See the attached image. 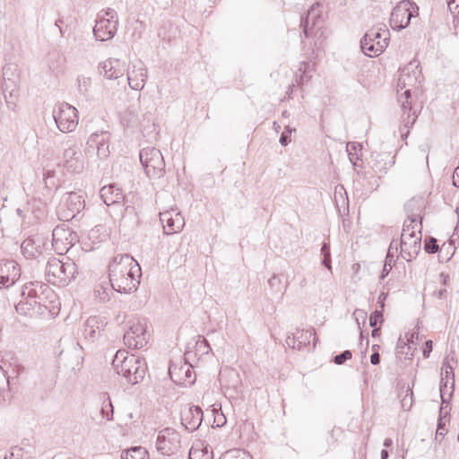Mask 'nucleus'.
<instances>
[{"mask_svg":"<svg viewBox=\"0 0 459 459\" xmlns=\"http://www.w3.org/2000/svg\"><path fill=\"white\" fill-rule=\"evenodd\" d=\"M111 289L119 293H131L137 290L142 275L138 263L128 254L113 257L108 266Z\"/></svg>","mask_w":459,"mask_h":459,"instance_id":"f257e3e1","label":"nucleus"},{"mask_svg":"<svg viewBox=\"0 0 459 459\" xmlns=\"http://www.w3.org/2000/svg\"><path fill=\"white\" fill-rule=\"evenodd\" d=\"M22 300L16 306L15 309L19 314L27 315L38 306L48 308L45 299L55 297L54 291L46 284L40 281H30L23 286L22 291Z\"/></svg>","mask_w":459,"mask_h":459,"instance_id":"f03ea898","label":"nucleus"},{"mask_svg":"<svg viewBox=\"0 0 459 459\" xmlns=\"http://www.w3.org/2000/svg\"><path fill=\"white\" fill-rule=\"evenodd\" d=\"M77 273L76 264L68 257L60 260L56 257L48 259L46 265L47 281L58 286H66L75 278Z\"/></svg>","mask_w":459,"mask_h":459,"instance_id":"7ed1b4c3","label":"nucleus"},{"mask_svg":"<svg viewBox=\"0 0 459 459\" xmlns=\"http://www.w3.org/2000/svg\"><path fill=\"white\" fill-rule=\"evenodd\" d=\"M389 39L390 32L385 25L373 27L361 39L360 48L365 55L377 56L386 48Z\"/></svg>","mask_w":459,"mask_h":459,"instance_id":"20e7f679","label":"nucleus"},{"mask_svg":"<svg viewBox=\"0 0 459 459\" xmlns=\"http://www.w3.org/2000/svg\"><path fill=\"white\" fill-rule=\"evenodd\" d=\"M420 78L421 71L420 70V64L416 60L411 61L400 70L397 87L399 88L398 91L404 89V92L400 94L398 100L404 109L407 108V105L409 106L411 88L420 82Z\"/></svg>","mask_w":459,"mask_h":459,"instance_id":"39448f33","label":"nucleus"},{"mask_svg":"<svg viewBox=\"0 0 459 459\" xmlns=\"http://www.w3.org/2000/svg\"><path fill=\"white\" fill-rule=\"evenodd\" d=\"M85 208V200L83 195L80 192L66 193L61 200L57 210L59 220L63 221H79L82 217V212Z\"/></svg>","mask_w":459,"mask_h":459,"instance_id":"423d86ee","label":"nucleus"},{"mask_svg":"<svg viewBox=\"0 0 459 459\" xmlns=\"http://www.w3.org/2000/svg\"><path fill=\"white\" fill-rule=\"evenodd\" d=\"M140 161L150 179H160L165 173V161L162 153L154 147H146L140 151Z\"/></svg>","mask_w":459,"mask_h":459,"instance_id":"0eeeda50","label":"nucleus"},{"mask_svg":"<svg viewBox=\"0 0 459 459\" xmlns=\"http://www.w3.org/2000/svg\"><path fill=\"white\" fill-rule=\"evenodd\" d=\"M419 7L410 0H402L393 9L390 26L394 30H401L409 26L411 19L418 15Z\"/></svg>","mask_w":459,"mask_h":459,"instance_id":"6e6552de","label":"nucleus"},{"mask_svg":"<svg viewBox=\"0 0 459 459\" xmlns=\"http://www.w3.org/2000/svg\"><path fill=\"white\" fill-rule=\"evenodd\" d=\"M150 340L143 320L133 319L128 322V329L124 334V342L130 349H142Z\"/></svg>","mask_w":459,"mask_h":459,"instance_id":"1a4fd4ad","label":"nucleus"},{"mask_svg":"<svg viewBox=\"0 0 459 459\" xmlns=\"http://www.w3.org/2000/svg\"><path fill=\"white\" fill-rule=\"evenodd\" d=\"M120 375L132 385L141 382L147 372V363L143 358L131 355L121 365Z\"/></svg>","mask_w":459,"mask_h":459,"instance_id":"9d476101","label":"nucleus"},{"mask_svg":"<svg viewBox=\"0 0 459 459\" xmlns=\"http://www.w3.org/2000/svg\"><path fill=\"white\" fill-rule=\"evenodd\" d=\"M53 117L58 129L63 133L75 130L78 125L77 109L68 103H61L54 109Z\"/></svg>","mask_w":459,"mask_h":459,"instance_id":"9b49d317","label":"nucleus"},{"mask_svg":"<svg viewBox=\"0 0 459 459\" xmlns=\"http://www.w3.org/2000/svg\"><path fill=\"white\" fill-rule=\"evenodd\" d=\"M442 369L444 372L441 373V381H440V395H441V409L440 414L445 413L446 415L448 413L446 411L450 399L452 397V394L454 392V367L449 363L448 358H446L443 362Z\"/></svg>","mask_w":459,"mask_h":459,"instance_id":"f8f14e48","label":"nucleus"},{"mask_svg":"<svg viewBox=\"0 0 459 459\" xmlns=\"http://www.w3.org/2000/svg\"><path fill=\"white\" fill-rule=\"evenodd\" d=\"M169 374L171 380L178 385H191L195 381V374L193 371L192 365L181 359L178 362H170Z\"/></svg>","mask_w":459,"mask_h":459,"instance_id":"ddd939ff","label":"nucleus"},{"mask_svg":"<svg viewBox=\"0 0 459 459\" xmlns=\"http://www.w3.org/2000/svg\"><path fill=\"white\" fill-rule=\"evenodd\" d=\"M59 166L72 173H80L83 169L84 161L78 144L73 143L65 149Z\"/></svg>","mask_w":459,"mask_h":459,"instance_id":"4468645a","label":"nucleus"},{"mask_svg":"<svg viewBox=\"0 0 459 459\" xmlns=\"http://www.w3.org/2000/svg\"><path fill=\"white\" fill-rule=\"evenodd\" d=\"M156 447L164 455H170L176 453L180 447V436L173 429L166 428L160 431Z\"/></svg>","mask_w":459,"mask_h":459,"instance_id":"2eb2a0df","label":"nucleus"},{"mask_svg":"<svg viewBox=\"0 0 459 459\" xmlns=\"http://www.w3.org/2000/svg\"><path fill=\"white\" fill-rule=\"evenodd\" d=\"M108 325L106 317L92 316L86 319L82 325V335L90 342H94L100 336Z\"/></svg>","mask_w":459,"mask_h":459,"instance_id":"dca6fc26","label":"nucleus"},{"mask_svg":"<svg viewBox=\"0 0 459 459\" xmlns=\"http://www.w3.org/2000/svg\"><path fill=\"white\" fill-rule=\"evenodd\" d=\"M20 277L21 268L15 261H0V288H9L13 286Z\"/></svg>","mask_w":459,"mask_h":459,"instance_id":"f3484780","label":"nucleus"},{"mask_svg":"<svg viewBox=\"0 0 459 459\" xmlns=\"http://www.w3.org/2000/svg\"><path fill=\"white\" fill-rule=\"evenodd\" d=\"M127 68L126 62L119 58H108L99 65L100 74L108 80L124 76Z\"/></svg>","mask_w":459,"mask_h":459,"instance_id":"a211bd4d","label":"nucleus"},{"mask_svg":"<svg viewBox=\"0 0 459 459\" xmlns=\"http://www.w3.org/2000/svg\"><path fill=\"white\" fill-rule=\"evenodd\" d=\"M418 234L413 236H409L407 238L401 237L400 247L401 254L403 259L408 262H411L414 259L420 250L421 245V226H420L418 230Z\"/></svg>","mask_w":459,"mask_h":459,"instance_id":"6ab92c4d","label":"nucleus"},{"mask_svg":"<svg viewBox=\"0 0 459 459\" xmlns=\"http://www.w3.org/2000/svg\"><path fill=\"white\" fill-rule=\"evenodd\" d=\"M118 20H106L100 16L93 28V35L97 40L106 41L111 39L117 33Z\"/></svg>","mask_w":459,"mask_h":459,"instance_id":"aec40b11","label":"nucleus"},{"mask_svg":"<svg viewBox=\"0 0 459 459\" xmlns=\"http://www.w3.org/2000/svg\"><path fill=\"white\" fill-rule=\"evenodd\" d=\"M127 82L133 90L141 91L145 85L147 69L142 61L133 64L132 69L127 68Z\"/></svg>","mask_w":459,"mask_h":459,"instance_id":"412c9836","label":"nucleus"},{"mask_svg":"<svg viewBox=\"0 0 459 459\" xmlns=\"http://www.w3.org/2000/svg\"><path fill=\"white\" fill-rule=\"evenodd\" d=\"M86 152L96 149L100 159H105L109 155L108 134L107 132L93 133L86 143Z\"/></svg>","mask_w":459,"mask_h":459,"instance_id":"4be33fe9","label":"nucleus"},{"mask_svg":"<svg viewBox=\"0 0 459 459\" xmlns=\"http://www.w3.org/2000/svg\"><path fill=\"white\" fill-rule=\"evenodd\" d=\"M45 238L40 235L27 238L21 245L22 254L26 258H34L42 254Z\"/></svg>","mask_w":459,"mask_h":459,"instance_id":"5701e85b","label":"nucleus"},{"mask_svg":"<svg viewBox=\"0 0 459 459\" xmlns=\"http://www.w3.org/2000/svg\"><path fill=\"white\" fill-rule=\"evenodd\" d=\"M203 421V411L198 406H191L181 415V423L189 432L196 430Z\"/></svg>","mask_w":459,"mask_h":459,"instance_id":"b1692460","label":"nucleus"},{"mask_svg":"<svg viewBox=\"0 0 459 459\" xmlns=\"http://www.w3.org/2000/svg\"><path fill=\"white\" fill-rule=\"evenodd\" d=\"M160 219L162 223H165L163 230L167 235L180 231L185 225L184 218L178 212L172 217L169 212H164L160 214Z\"/></svg>","mask_w":459,"mask_h":459,"instance_id":"393cba45","label":"nucleus"},{"mask_svg":"<svg viewBox=\"0 0 459 459\" xmlns=\"http://www.w3.org/2000/svg\"><path fill=\"white\" fill-rule=\"evenodd\" d=\"M320 14L316 12V7L313 4L307 11L306 17L300 18V26L303 28V33L306 38L312 35L313 28L318 25Z\"/></svg>","mask_w":459,"mask_h":459,"instance_id":"a878e982","label":"nucleus"},{"mask_svg":"<svg viewBox=\"0 0 459 459\" xmlns=\"http://www.w3.org/2000/svg\"><path fill=\"white\" fill-rule=\"evenodd\" d=\"M100 195L103 203L107 205L119 203L120 200L124 199L121 189L114 184L101 187L100 190Z\"/></svg>","mask_w":459,"mask_h":459,"instance_id":"bb28decb","label":"nucleus"},{"mask_svg":"<svg viewBox=\"0 0 459 459\" xmlns=\"http://www.w3.org/2000/svg\"><path fill=\"white\" fill-rule=\"evenodd\" d=\"M398 251V243L395 240H392L387 250V254L385 260V264L383 266V270L380 275V279H385L389 272L392 270L393 266L395 264L394 257L396 256V253Z\"/></svg>","mask_w":459,"mask_h":459,"instance_id":"cd10ccee","label":"nucleus"},{"mask_svg":"<svg viewBox=\"0 0 459 459\" xmlns=\"http://www.w3.org/2000/svg\"><path fill=\"white\" fill-rule=\"evenodd\" d=\"M296 335H297V341H298V343H297L298 350H301L305 347L309 346L312 337H313V341H314L313 349H315L316 338V331L314 328L311 327L307 330H304V329L299 330L298 329Z\"/></svg>","mask_w":459,"mask_h":459,"instance_id":"c85d7f7f","label":"nucleus"},{"mask_svg":"<svg viewBox=\"0 0 459 459\" xmlns=\"http://www.w3.org/2000/svg\"><path fill=\"white\" fill-rule=\"evenodd\" d=\"M404 209L407 214V219L411 220V222H417L420 219V226H421V217L419 213L421 209L420 201L411 199L405 204Z\"/></svg>","mask_w":459,"mask_h":459,"instance_id":"c756f323","label":"nucleus"},{"mask_svg":"<svg viewBox=\"0 0 459 459\" xmlns=\"http://www.w3.org/2000/svg\"><path fill=\"white\" fill-rule=\"evenodd\" d=\"M189 459H213V454L208 445H195L189 451Z\"/></svg>","mask_w":459,"mask_h":459,"instance_id":"7c9ffc66","label":"nucleus"},{"mask_svg":"<svg viewBox=\"0 0 459 459\" xmlns=\"http://www.w3.org/2000/svg\"><path fill=\"white\" fill-rule=\"evenodd\" d=\"M122 459H149L148 451L143 446H132L124 451Z\"/></svg>","mask_w":459,"mask_h":459,"instance_id":"2f4dec72","label":"nucleus"},{"mask_svg":"<svg viewBox=\"0 0 459 459\" xmlns=\"http://www.w3.org/2000/svg\"><path fill=\"white\" fill-rule=\"evenodd\" d=\"M109 287H111L110 282H102L98 284L94 290L95 298L102 303L109 301L110 294L112 293Z\"/></svg>","mask_w":459,"mask_h":459,"instance_id":"473e14b6","label":"nucleus"},{"mask_svg":"<svg viewBox=\"0 0 459 459\" xmlns=\"http://www.w3.org/2000/svg\"><path fill=\"white\" fill-rule=\"evenodd\" d=\"M19 97V88L16 83L12 81L8 84H6V88L4 90V98L6 103L8 105H15Z\"/></svg>","mask_w":459,"mask_h":459,"instance_id":"72a5a7b5","label":"nucleus"},{"mask_svg":"<svg viewBox=\"0 0 459 459\" xmlns=\"http://www.w3.org/2000/svg\"><path fill=\"white\" fill-rule=\"evenodd\" d=\"M91 78L84 74H79L76 78L77 90L80 94L84 97L88 96L89 91L91 87Z\"/></svg>","mask_w":459,"mask_h":459,"instance_id":"f704fd0d","label":"nucleus"},{"mask_svg":"<svg viewBox=\"0 0 459 459\" xmlns=\"http://www.w3.org/2000/svg\"><path fill=\"white\" fill-rule=\"evenodd\" d=\"M102 399L103 401L100 408L102 418L108 420H111L113 419L114 409L110 397L107 394H103Z\"/></svg>","mask_w":459,"mask_h":459,"instance_id":"c9c22d12","label":"nucleus"},{"mask_svg":"<svg viewBox=\"0 0 459 459\" xmlns=\"http://www.w3.org/2000/svg\"><path fill=\"white\" fill-rule=\"evenodd\" d=\"M219 459H253L252 456L242 449H230L226 451Z\"/></svg>","mask_w":459,"mask_h":459,"instance_id":"e433bc0d","label":"nucleus"},{"mask_svg":"<svg viewBox=\"0 0 459 459\" xmlns=\"http://www.w3.org/2000/svg\"><path fill=\"white\" fill-rule=\"evenodd\" d=\"M402 108L403 109V126L406 128H411L414 125L416 118H417L415 112L411 114V102H409V106L407 105V108H405V109L403 108Z\"/></svg>","mask_w":459,"mask_h":459,"instance_id":"4c0bfd02","label":"nucleus"},{"mask_svg":"<svg viewBox=\"0 0 459 459\" xmlns=\"http://www.w3.org/2000/svg\"><path fill=\"white\" fill-rule=\"evenodd\" d=\"M268 284L271 290L275 293L284 292L286 290V287H282L281 279L275 273L268 280Z\"/></svg>","mask_w":459,"mask_h":459,"instance_id":"58836bf2","label":"nucleus"},{"mask_svg":"<svg viewBox=\"0 0 459 459\" xmlns=\"http://www.w3.org/2000/svg\"><path fill=\"white\" fill-rule=\"evenodd\" d=\"M129 356H125V351H118L114 356L112 366L118 375H120L121 365L124 364V360Z\"/></svg>","mask_w":459,"mask_h":459,"instance_id":"ea45409f","label":"nucleus"},{"mask_svg":"<svg viewBox=\"0 0 459 459\" xmlns=\"http://www.w3.org/2000/svg\"><path fill=\"white\" fill-rule=\"evenodd\" d=\"M416 226H417L416 222H411V220L407 219L403 223V232H402L401 237L407 238L409 236L416 235V230H415Z\"/></svg>","mask_w":459,"mask_h":459,"instance_id":"a19ab883","label":"nucleus"},{"mask_svg":"<svg viewBox=\"0 0 459 459\" xmlns=\"http://www.w3.org/2000/svg\"><path fill=\"white\" fill-rule=\"evenodd\" d=\"M424 249L428 254H435L439 250V246L437 243V239L433 237H429L425 239Z\"/></svg>","mask_w":459,"mask_h":459,"instance_id":"79ce46f5","label":"nucleus"},{"mask_svg":"<svg viewBox=\"0 0 459 459\" xmlns=\"http://www.w3.org/2000/svg\"><path fill=\"white\" fill-rule=\"evenodd\" d=\"M122 221H126L127 220H133L134 221H137V213L134 206L126 205L125 207L124 213L122 215Z\"/></svg>","mask_w":459,"mask_h":459,"instance_id":"37998d69","label":"nucleus"},{"mask_svg":"<svg viewBox=\"0 0 459 459\" xmlns=\"http://www.w3.org/2000/svg\"><path fill=\"white\" fill-rule=\"evenodd\" d=\"M295 129H292L290 126H286L284 131L280 136V143L282 146H287L290 143V134Z\"/></svg>","mask_w":459,"mask_h":459,"instance_id":"c03bdc74","label":"nucleus"},{"mask_svg":"<svg viewBox=\"0 0 459 459\" xmlns=\"http://www.w3.org/2000/svg\"><path fill=\"white\" fill-rule=\"evenodd\" d=\"M351 357H352L351 351L349 350H346V351L341 352L340 354H337L336 356H334L333 360L335 364L342 365L348 359H351Z\"/></svg>","mask_w":459,"mask_h":459,"instance_id":"a18cd8bd","label":"nucleus"},{"mask_svg":"<svg viewBox=\"0 0 459 459\" xmlns=\"http://www.w3.org/2000/svg\"><path fill=\"white\" fill-rule=\"evenodd\" d=\"M402 407L404 410H410V408L412 405V390L411 388L408 387L406 390L405 396L401 401Z\"/></svg>","mask_w":459,"mask_h":459,"instance_id":"49530a36","label":"nucleus"},{"mask_svg":"<svg viewBox=\"0 0 459 459\" xmlns=\"http://www.w3.org/2000/svg\"><path fill=\"white\" fill-rule=\"evenodd\" d=\"M383 321V313L382 311L376 310L371 313L369 316V325L371 327H375L378 323H382Z\"/></svg>","mask_w":459,"mask_h":459,"instance_id":"de8ad7c7","label":"nucleus"},{"mask_svg":"<svg viewBox=\"0 0 459 459\" xmlns=\"http://www.w3.org/2000/svg\"><path fill=\"white\" fill-rule=\"evenodd\" d=\"M378 345H373L372 350L374 351L370 356V362L372 365H378L380 363V354L377 351Z\"/></svg>","mask_w":459,"mask_h":459,"instance_id":"09e8293b","label":"nucleus"},{"mask_svg":"<svg viewBox=\"0 0 459 459\" xmlns=\"http://www.w3.org/2000/svg\"><path fill=\"white\" fill-rule=\"evenodd\" d=\"M447 6L450 12L455 13H459V0H446Z\"/></svg>","mask_w":459,"mask_h":459,"instance_id":"8fccbe9b","label":"nucleus"},{"mask_svg":"<svg viewBox=\"0 0 459 459\" xmlns=\"http://www.w3.org/2000/svg\"><path fill=\"white\" fill-rule=\"evenodd\" d=\"M66 233L68 232L65 230L60 229L58 227L53 230V241L56 243V245H57L58 241L60 240L59 237H61L62 235H65Z\"/></svg>","mask_w":459,"mask_h":459,"instance_id":"3c124183","label":"nucleus"},{"mask_svg":"<svg viewBox=\"0 0 459 459\" xmlns=\"http://www.w3.org/2000/svg\"><path fill=\"white\" fill-rule=\"evenodd\" d=\"M286 343L289 347L292 349H297V335L296 333H290L286 338Z\"/></svg>","mask_w":459,"mask_h":459,"instance_id":"603ef678","label":"nucleus"},{"mask_svg":"<svg viewBox=\"0 0 459 459\" xmlns=\"http://www.w3.org/2000/svg\"><path fill=\"white\" fill-rule=\"evenodd\" d=\"M353 316H355L356 322L358 325L359 326V320L362 319L363 323L365 322L367 313L362 309H356L353 313Z\"/></svg>","mask_w":459,"mask_h":459,"instance_id":"864d4df0","label":"nucleus"},{"mask_svg":"<svg viewBox=\"0 0 459 459\" xmlns=\"http://www.w3.org/2000/svg\"><path fill=\"white\" fill-rule=\"evenodd\" d=\"M106 20H118L117 13L114 9L108 8L103 15Z\"/></svg>","mask_w":459,"mask_h":459,"instance_id":"5fc2aeb1","label":"nucleus"},{"mask_svg":"<svg viewBox=\"0 0 459 459\" xmlns=\"http://www.w3.org/2000/svg\"><path fill=\"white\" fill-rule=\"evenodd\" d=\"M431 351H432V341L428 340L425 342V344H424V349L422 351L423 357L429 358Z\"/></svg>","mask_w":459,"mask_h":459,"instance_id":"6e6d98bb","label":"nucleus"},{"mask_svg":"<svg viewBox=\"0 0 459 459\" xmlns=\"http://www.w3.org/2000/svg\"><path fill=\"white\" fill-rule=\"evenodd\" d=\"M446 433V429L445 426L442 425L441 420H440L438 423L437 432H436V439H437L438 437L443 438L445 437Z\"/></svg>","mask_w":459,"mask_h":459,"instance_id":"4d7b16f0","label":"nucleus"},{"mask_svg":"<svg viewBox=\"0 0 459 459\" xmlns=\"http://www.w3.org/2000/svg\"><path fill=\"white\" fill-rule=\"evenodd\" d=\"M372 169L373 170L376 172V173H386V169L387 168L386 167H380L379 166V161L378 160H375V162L373 163L372 165Z\"/></svg>","mask_w":459,"mask_h":459,"instance_id":"13d9d810","label":"nucleus"},{"mask_svg":"<svg viewBox=\"0 0 459 459\" xmlns=\"http://www.w3.org/2000/svg\"><path fill=\"white\" fill-rule=\"evenodd\" d=\"M321 254L323 256H331L330 244L324 242L321 247Z\"/></svg>","mask_w":459,"mask_h":459,"instance_id":"bf43d9fd","label":"nucleus"},{"mask_svg":"<svg viewBox=\"0 0 459 459\" xmlns=\"http://www.w3.org/2000/svg\"><path fill=\"white\" fill-rule=\"evenodd\" d=\"M453 186L459 187V166L455 169L453 174Z\"/></svg>","mask_w":459,"mask_h":459,"instance_id":"052dcab7","label":"nucleus"},{"mask_svg":"<svg viewBox=\"0 0 459 459\" xmlns=\"http://www.w3.org/2000/svg\"><path fill=\"white\" fill-rule=\"evenodd\" d=\"M386 298H387V293H385V292H381L378 296L377 303L380 305V307L382 309L384 308L385 301Z\"/></svg>","mask_w":459,"mask_h":459,"instance_id":"680f3d73","label":"nucleus"},{"mask_svg":"<svg viewBox=\"0 0 459 459\" xmlns=\"http://www.w3.org/2000/svg\"><path fill=\"white\" fill-rule=\"evenodd\" d=\"M322 264H324L328 270H332L331 265V256H324L322 260Z\"/></svg>","mask_w":459,"mask_h":459,"instance_id":"e2e57ef3","label":"nucleus"},{"mask_svg":"<svg viewBox=\"0 0 459 459\" xmlns=\"http://www.w3.org/2000/svg\"><path fill=\"white\" fill-rule=\"evenodd\" d=\"M347 148L349 149V145L347 146ZM348 152H349V158H350L351 161L353 163L354 166H357L356 160H359V157L356 154L351 153L349 150H348Z\"/></svg>","mask_w":459,"mask_h":459,"instance_id":"0e129e2a","label":"nucleus"},{"mask_svg":"<svg viewBox=\"0 0 459 459\" xmlns=\"http://www.w3.org/2000/svg\"><path fill=\"white\" fill-rule=\"evenodd\" d=\"M437 297L438 299H444L446 297V289L443 288V289H440L439 290H437V292H435Z\"/></svg>","mask_w":459,"mask_h":459,"instance_id":"69168bd1","label":"nucleus"},{"mask_svg":"<svg viewBox=\"0 0 459 459\" xmlns=\"http://www.w3.org/2000/svg\"><path fill=\"white\" fill-rule=\"evenodd\" d=\"M441 282L443 285H446L449 281V275L444 273H440Z\"/></svg>","mask_w":459,"mask_h":459,"instance_id":"338daca9","label":"nucleus"},{"mask_svg":"<svg viewBox=\"0 0 459 459\" xmlns=\"http://www.w3.org/2000/svg\"><path fill=\"white\" fill-rule=\"evenodd\" d=\"M55 175V172L54 170H47L44 172V179L45 181L47 182V180L49 178H53Z\"/></svg>","mask_w":459,"mask_h":459,"instance_id":"774afa93","label":"nucleus"}]
</instances>
